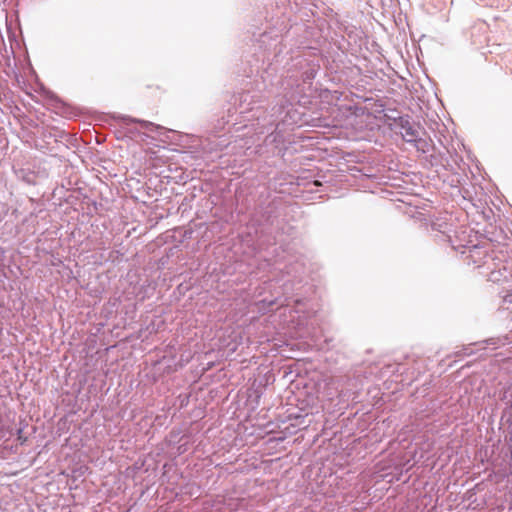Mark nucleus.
<instances>
[{
    "mask_svg": "<svg viewBox=\"0 0 512 512\" xmlns=\"http://www.w3.org/2000/svg\"><path fill=\"white\" fill-rule=\"evenodd\" d=\"M403 132L402 136L407 142H413L417 139L418 134L417 131L410 125L402 126Z\"/></svg>",
    "mask_w": 512,
    "mask_h": 512,
    "instance_id": "nucleus-1",
    "label": "nucleus"
},
{
    "mask_svg": "<svg viewBox=\"0 0 512 512\" xmlns=\"http://www.w3.org/2000/svg\"><path fill=\"white\" fill-rule=\"evenodd\" d=\"M18 439L21 441V443H24L25 442V438H23V436H21V430H19V436H18Z\"/></svg>",
    "mask_w": 512,
    "mask_h": 512,
    "instance_id": "nucleus-2",
    "label": "nucleus"
}]
</instances>
